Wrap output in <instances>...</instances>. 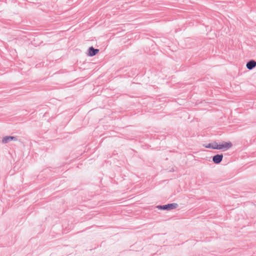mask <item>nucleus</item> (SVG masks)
Returning <instances> with one entry per match:
<instances>
[{"label": "nucleus", "instance_id": "f257e3e1", "mask_svg": "<svg viewBox=\"0 0 256 256\" xmlns=\"http://www.w3.org/2000/svg\"><path fill=\"white\" fill-rule=\"evenodd\" d=\"M233 144L230 141H222L218 144V150L222 151H227L233 148Z\"/></svg>", "mask_w": 256, "mask_h": 256}, {"label": "nucleus", "instance_id": "f03ea898", "mask_svg": "<svg viewBox=\"0 0 256 256\" xmlns=\"http://www.w3.org/2000/svg\"><path fill=\"white\" fill-rule=\"evenodd\" d=\"M178 206V204L176 203L169 204L163 206H158L156 208L158 210H170L176 208Z\"/></svg>", "mask_w": 256, "mask_h": 256}, {"label": "nucleus", "instance_id": "7ed1b4c3", "mask_svg": "<svg viewBox=\"0 0 256 256\" xmlns=\"http://www.w3.org/2000/svg\"><path fill=\"white\" fill-rule=\"evenodd\" d=\"M18 138L16 136H5L2 139V142L4 144H6L11 141H17Z\"/></svg>", "mask_w": 256, "mask_h": 256}, {"label": "nucleus", "instance_id": "20e7f679", "mask_svg": "<svg viewBox=\"0 0 256 256\" xmlns=\"http://www.w3.org/2000/svg\"><path fill=\"white\" fill-rule=\"evenodd\" d=\"M218 143L214 141L210 143L204 144L202 146L207 148L218 150Z\"/></svg>", "mask_w": 256, "mask_h": 256}, {"label": "nucleus", "instance_id": "39448f33", "mask_svg": "<svg viewBox=\"0 0 256 256\" xmlns=\"http://www.w3.org/2000/svg\"><path fill=\"white\" fill-rule=\"evenodd\" d=\"M99 52V50L94 48L93 46H90L88 50V55L90 56H93L96 55Z\"/></svg>", "mask_w": 256, "mask_h": 256}, {"label": "nucleus", "instance_id": "423d86ee", "mask_svg": "<svg viewBox=\"0 0 256 256\" xmlns=\"http://www.w3.org/2000/svg\"><path fill=\"white\" fill-rule=\"evenodd\" d=\"M223 155L222 154H216L213 156L212 160L214 163L216 164H220L222 160Z\"/></svg>", "mask_w": 256, "mask_h": 256}, {"label": "nucleus", "instance_id": "0eeeda50", "mask_svg": "<svg viewBox=\"0 0 256 256\" xmlns=\"http://www.w3.org/2000/svg\"><path fill=\"white\" fill-rule=\"evenodd\" d=\"M246 68L251 70L256 66V62L254 60H250L246 64Z\"/></svg>", "mask_w": 256, "mask_h": 256}]
</instances>
